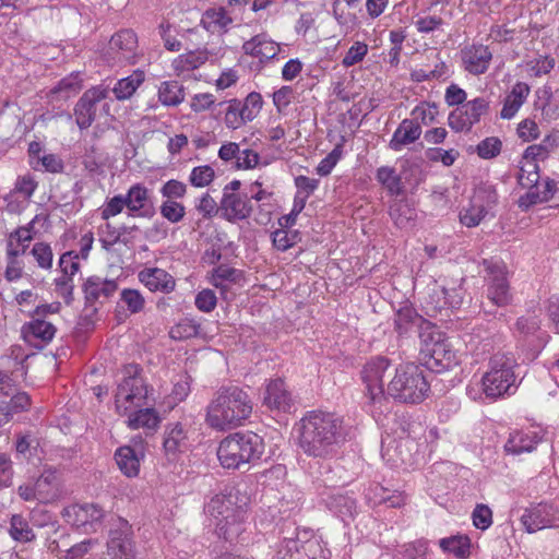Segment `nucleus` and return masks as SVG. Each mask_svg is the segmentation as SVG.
I'll list each match as a JSON object with an SVG mask.
<instances>
[{"mask_svg":"<svg viewBox=\"0 0 559 559\" xmlns=\"http://www.w3.org/2000/svg\"><path fill=\"white\" fill-rule=\"evenodd\" d=\"M346 438L347 427L335 413L312 411L300 420L298 445L308 456L332 457Z\"/></svg>","mask_w":559,"mask_h":559,"instance_id":"f257e3e1","label":"nucleus"},{"mask_svg":"<svg viewBox=\"0 0 559 559\" xmlns=\"http://www.w3.org/2000/svg\"><path fill=\"white\" fill-rule=\"evenodd\" d=\"M253 403L250 395L237 385H223L214 394L205 409V423L217 431L231 430L243 425L250 417Z\"/></svg>","mask_w":559,"mask_h":559,"instance_id":"f03ea898","label":"nucleus"},{"mask_svg":"<svg viewBox=\"0 0 559 559\" xmlns=\"http://www.w3.org/2000/svg\"><path fill=\"white\" fill-rule=\"evenodd\" d=\"M215 532L219 538L234 543L246 530L247 503L237 491L217 493L205 506Z\"/></svg>","mask_w":559,"mask_h":559,"instance_id":"7ed1b4c3","label":"nucleus"},{"mask_svg":"<svg viewBox=\"0 0 559 559\" xmlns=\"http://www.w3.org/2000/svg\"><path fill=\"white\" fill-rule=\"evenodd\" d=\"M264 452L263 439L251 431L235 432L224 438L217 457L225 468H240L260 460Z\"/></svg>","mask_w":559,"mask_h":559,"instance_id":"20e7f679","label":"nucleus"},{"mask_svg":"<svg viewBox=\"0 0 559 559\" xmlns=\"http://www.w3.org/2000/svg\"><path fill=\"white\" fill-rule=\"evenodd\" d=\"M429 390L424 369L415 364H405L395 369L386 394L401 403L418 404L428 396Z\"/></svg>","mask_w":559,"mask_h":559,"instance_id":"39448f33","label":"nucleus"},{"mask_svg":"<svg viewBox=\"0 0 559 559\" xmlns=\"http://www.w3.org/2000/svg\"><path fill=\"white\" fill-rule=\"evenodd\" d=\"M138 365H128L124 368V378L116 392V408L120 415H127L132 409L150 405L154 402L153 390H150L140 376Z\"/></svg>","mask_w":559,"mask_h":559,"instance_id":"423d86ee","label":"nucleus"},{"mask_svg":"<svg viewBox=\"0 0 559 559\" xmlns=\"http://www.w3.org/2000/svg\"><path fill=\"white\" fill-rule=\"evenodd\" d=\"M513 366V359L503 354H497L490 359L489 370L481 378L486 397L496 400L515 391Z\"/></svg>","mask_w":559,"mask_h":559,"instance_id":"0eeeda50","label":"nucleus"},{"mask_svg":"<svg viewBox=\"0 0 559 559\" xmlns=\"http://www.w3.org/2000/svg\"><path fill=\"white\" fill-rule=\"evenodd\" d=\"M423 347L421 359L425 366L433 372H442L457 364L456 353L451 343L439 331L431 330L420 335Z\"/></svg>","mask_w":559,"mask_h":559,"instance_id":"6e6552de","label":"nucleus"},{"mask_svg":"<svg viewBox=\"0 0 559 559\" xmlns=\"http://www.w3.org/2000/svg\"><path fill=\"white\" fill-rule=\"evenodd\" d=\"M308 532L296 537H284L276 549L277 559H330V552L318 539L308 536Z\"/></svg>","mask_w":559,"mask_h":559,"instance_id":"1a4fd4ad","label":"nucleus"},{"mask_svg":"<svg viewBox=\"0 0 559 559\" xmlns=\"http://www.w3.org/2000/svg\"><path fill=\"white\" fill-rule=\"evenodd\" d=\"M110 90L104 85L88 88L78 100L74 107L75 122L81 130L92 126L97 117L99 107L108 115L110 106L106 102Z\"/></svg>","mask_w":559,"mask_h":559,"instance_id":"9d476101","label":"nucleus"},{"mask_svg":"<svg viewBox=\"0 0 559 559\" xmlns=\"http://www.w3.org/2000/svg\"><path fill=\"white\" fill-rule=\"evenodd\" d=\"M138 55V37L131 29L114 34L105 51V60L110 66L134 63Z\"/></svg>","mask_w":559,"mask_h":559,"instance_id":"9b49d317","label":"nucleus"},{"mask_svg":"<svg viewBox=\"0 0 559 559\" xmlns=\"http://www.w3.org/2000/svg\"><path fill=\"white\" fill-rule=\"evenodd\" d=\"M389 368L390 360L386 357L378 356L369 359L361 370L366 394L372 404H381L386 400L383 377Z\"/></svg>","mask_w":559,"mask_h":559,"instance_id":"f8f14e48","label":"nucleus"},{"mask_svg":"<svg viewBox=\"0 0 559 559\" xmlns=\"http://www.w3.org/2000/svg\"><path fill=\"white\" fill-rule=\"evenodd\" d=\"M484 265L487 272V298L497 307H506L512 299L506 265L489 260H485Z\"/></svg>","mask_w":559,"mask_h":559,"instance_id":"ddd939ff","label":"nucleus"},{"mask_svg":"<svg viewBox=\"0 0 559 559\" xmlns=\"http://www.w3.org/2000/svg\"><path fill=\"white\" fill-rule=\"evenodd\" d=\"M104 515V510L94 503L71 504L62 511L67 523L78 528L83 527L85 533L95 532Z\"/></svg>","mask_w":559,"mask_h":559,"instance_id":"4468645a","label":"nucleus"},{"mask_svg":"<svg viewBox=\"0 0 559 559\" xmlns=\"http://www.w3.org/2000/svg\"><path fill=\"white\" fill-rule=\"evenodd\" d=\"M132 526L124 519L118 518L109 532L107 543L112 559H133L134 544Z\"/></svg>","mask_w":559,"mask_h":559,"instance_id":"2eb2a0df","label":"nucleus"},{"mask_svg":"<svg viewBox=\"0 0 559 559\" xmlns=\"http://www.w3.org/2000/svg\"><path fill=\"white\" fill-rule=\"evenodd\" d=\"M521 523L528 533H535L547 527L558 526L559 516L552 506L539 503L524 511Z\"/></svg>","mask_w":559,"mask_h":559,"instance_id":"dca6fc26","label":"nucleus"},{"mask_svg":"<svg viewBox=\"0 0 559 559\" xmlns=\"http://www.w3.org/2000/svg\"><path fill=\"white\" fill-rule=\"evenodd\" d=\"M130 215L151 218L155 215L152 191L143 183L132 185L124 194Z\"/></svg>","mask_w":559,"mask_h":559,"instance_id":"f3484780","label":"nucleus"},{"mask_svg":"<svg viewBox=\"0 0 559 559\" xmlns=\"http://www.w3.org/2000/svg\"><path fill=\"white\" fill-rule=\"evenodd\" d=\"M263 403L270 409H276L284 413H290L295 408V397L284 380L280 378L271 380L267 383Z\"/></svg>","mask_w":559,"mask_h":559,"instance_id":"a211bd4d","label":"nucleus"},{"mask_svg":"<svg viewBox=\"0 0 559 559\" xmlns=\"http://www.w3.org/2000/svg\"><path fill=\"white\" fill-rule=\"evenodd\" d=\"M492 59V53L488 46L471 45L461 50V60L463 69L473 74L480 75L485 73Z\"/></svg>","mask_w":559,"mask_h":559,"instance_id":"6ab92c4d","label":"nucleus"},{"mask_svg":"<svg viewBox=\"0 0 559 559\" xmlns=\"http://www.w3.org/2000/svg\"><path fill=\"white\" fill-rule=\"evenodd\" d=\"M219 209L225 219L236 222L248 218L251 214L252 205L248 194L226 191L223 193Z\"/></svg>","mask_w":559,"mask_h":559,"instance_id":"aec40b11","label":"nucleus"},{"mask_svg":"<svg viewBox=\"0 0 559 559\" xmlns=\"http://www.w3.org/2000/svg\"><path fill=\"white\" fill-rule=\"evenodd\" d=\"M117 290L118 283L116 280H107L96 275L88 277L83 285L85 301L91 306L104 304Z\"/></svg>","mask_w":559,"mask_h":559,"instance_id":"412c9836","label":"nucleus"},{"mask_svg":"<svg viewBox=\"0 0 559 559\" xmlns=\"http://www.w3.org/2000/svg\"><path fill=\"white\" fill-rule=\"evenodd\" d=\"M415 445V441L409 435L400 438L399 441H390L389 443L382 440V455L394 464L412 465L415 460L411 451Z\"/></svg>","mask_w":559,"mask_h":559,"instance_id":"4be33fe9","label":"nucleus"},{"mask_svg":"<svg viewBox=\"0 0 559 559\" xmlns=\"http://www.w3.org/2000/svg\"><path fill=\"white\" fill-rule=\"evenodd\" d=\"M37 501L50 503L60 497V483L58 472L52 467H45L35 481Z\"/></svg>","mask_w":559,"mask_h":559,"instance_id":"5701e85b","label":"nucleus"},{"mask_svg":"<svg viewBox=\"0 0 559 559\" xmlns=\"http://www.w3.org/2000/svg\"><path fill=\"white\" fill-rule=\"evenodd\" d=\"M139 281L151 292L171 293L176 282L173 275L159 267H146L139 272Z\"/></svg>","mask_w":559,"mask_h":559,"instance_id":"b1692460","label":"nucleus"},{"mask_svg":"<svg viewBox=\"0 0 559 559\" xmlns=\"http://www.w3.org/2000/svg\"><path fill=\"white\" fill-rule=\"evenodd\" d=\"M56 326L40 318H33L32 321L25 323L22 328V334L31 344L38 346L39 344H48L55 337Z\"/></svg>","mask_w":559,"mask_h":559,"instance_id":"393cba45","label":"nucleus"},{"mask_svg":"<svg viewBox=\"0 0 559 559\" xmlns=\"http://www.w3.org/2000/svg\"><path fill=\"white\" fill-rule=\"evenodd\" d=\"M421 127L414 119H404L394 131L389 147L400 152L404 146L415 143L421 135Z\"/></svg>","mask_w":559,"mask_h":559,"instance_id":"a878e982","label":"nucleus"},{"mask_svg":"<svg viewBox=\"0 0 559 559\" xmlns=\"http://www.w3.org/2000/svg\"><path fill=\"white\" fill-rule=\"evenodd\" d=\"M242 50L246 55L257 57L260 61L273 59L280 51L278 45L269 39L265 34H259L242 45Z\"/></svg>","mask_w":559,"mask_h":559,"instance_id":"bb28decb","label":"nucleus"},{"mask_svg":"<svg viewBox=\"0 0 559 559\" xmlns=\"http://www.w3.org/2000/svg\"><path fill=\"white\" fill-rule=\"evenodd\" d=\"M326 507L344 523L353 521L358 513L357 501L349 495L335 493L331 495L326 501Z\"/></svg>","mask_w":559,"mask_h":559,"instance_id":"cd10ccee","label":"nucleus"},{"mask_svg":"<svg viewBox=\"0 0 559 559\" xmlns=\"http://www.w3.org/2000/svg\"><path fill=\"white\" fill-rule=\"evenodd\" d=\"M555 187L556 183L549 179L535 183V186L526 187L528 191L520 197L518 201L519 206L522 210H527L535 204L547 202L552 197Z\"/></svg>","mask_w":559,"mask_h":559,"instance_id":"c85d7f7f","label":"nucleus"},{"mask_svg":"<svg viewBox=\"0 0 559 559\" xmlns=\"http://www.w3.org/2000/svg\"><path fill=\"white\" fill-rule=\"evenodd\" d=\"M187 443V433L180 423L169 424L165 429L163 447L169 460H175Z\"/></svg>","mask_w":559,"mask_h":559,"instance_id":"c756f323","label":"nucleus"},{"mask_svg":"<svg viewBox=\"0 0 559 559\" xmlns=\"http://www.w3.org/2000/svg\"><path fill=\"white\" fill-rule=\"evenodd\" d=\"M138 411H131L128 415V427L131 429L144 428L148 431H155L158 428L160 418L156 411L150 405L138 407Z\"/></svg>","mask_w":559,"mask_h":559,"instance_id":"7c9ffc66","label":"nucleus"},{"mask_svg":"<svg viewBox=\"0 0 559 559\" xmlns=\"http://www.w3.org/2000/svg\"><path fill=\"white\" fill-rule=\"evenodd\" d=\"M530 86L524 82H516L506 96L500 116L502 119L513 118L530 95Z\"/></svg>","mask_w":559,"mask_h":559,"instance_id":"2f4dec72","label":"nucleus"},{"mask_svg":"<svg viewBox=\"0 0 559 559\" xmlns=\"http://www.w3.org/2000/svg\"><path fill=\"white\" fill-rule=\"evenodd\" d=\"M201 25L210 33L225 34L228 32L233 19L224 8L207 9L201 17Z\"/></svg>","mask_w":559,"mask_h":559,"instance_id":"473e14b6","label":"nucleus"},{"mask_svg":"<svg viewBox=\"0 0 559 559\" xmlns=\"http://www.w3.org/2000/svg\"><path fill=\"white\" fill-rule=\"evenodd\" d=\"M217 53H214L207 49H197L187 53L180 55L175 61V69L179 72H187L198 69L204 64L207 60L216 59Z\"/></svg>","mask_w":559,"mask_h":559,"instance_id":"72a5a7b5","label":"nucleus"},{"mask_svg":"<svg viewBox=\"0 0 559 559\" xmlns=\"http://www.w3.org/2000/svg\"><path fill=\"white\" fill-rule=\"evenodd\" d=\"M115 459L119 469L127 477H135L140 472V456L130 445H123L117 449Z\"/></svg>","mask_w":559,"mask_h":559,"instance_id":"f704fd0d","label":"nucleus"},{"mask_svg":"<svg viewBox=\"0 0 559 559\" xmlns=\"http://www.w3.org/2000/svg\"><path fill=\"white\" fill-rule=\"evenodd\" d=\"M145 80V73L135 70L131 75L120 79L114 86L112 93L118 100L129 99Z\"/></svg>","mask_w":559,"mask_h":559,"instance_id":"c9c22d12","label":"nucleus"},{"mask_svg":"<svg viewBox=\"0 0 559 559\" xmlns=\"http://www.w3.org/2000/svg\"><path fill=\"white\" fill-rule=\"evenodd\" d=\"M439 546L444 552L454 555L459 559H465L471 555V539L467 535H453L441 538Z\"/></svg>","mask_w":559,"mask_h":559,"instance_id":"e433bc0d","label":"nucleus"},{"mask_svg":"<svg viewBox=\"0 0 559 559\" xmlns=\"http://www.w3.org/2000/svg\"><path fill=\"white\" fill-rule=\"evenodd\" d=\"M537 443L538 441L535 439V437L515 431L510 435L508 441L504 444V450L507 453L519 455L534 451Z\"/></svg>","mask_w":559,"mask_h":559,"instance_id":"4c0bfd02","label":"nucleus"},{"mask_svg":"<svg viewBox=\"0 0 559 559\" xmlns=\"http://www.w3.org/2000/svg\"><path fill=\"white\" fill-rule=\"evenodd\" d=\"M376 179L388 190L391 195H400L404 191L402 179L393 167L382 166L378 168Z\"/></svg>","mask_w":559,"mask_h":559,"instance_id":"58836bf2","label":"nucleus"},{"mask_svg":"<svg viewBox=\"0 0 559 559\" xmlns=\"http://www.w3.org/2000/svg\"><path fill=\"white\" fill-rule=\"evenodd\" d=\"M185 99L183 87L177 81L163 82L158 88V100L165 106H178Z\"/></svg>","mask_w":559,"mask_h":559,"instance_id":"ea45409f","label":"nucleus"},{"mask_svg":"<svg viewBox=\"0 0 559 559\" xmlns=\"http://www.w3.org/2000/svg\"><path fill=\"white\" fill-rule=\"evenodd\" d=\"M390 216L397 227L403 228L415 219L416 212L407 201L400 200L391 204Z\"/></svg>","mask_w":559,"mask_h":559,"instance_id":"a19ab883","label":"nucleus"},{"mask_svg":"<svg viewBox=\"0 0 559 559\" xmlns=\"http://www.w3.org/2000/svg\"><path fill=\"white\" fill-rule=\"evenodd\" d=\"M10 536L21 543H27L35 539V534L28 522L21 514H13L10 520Z\"/></svg>","mask_w":559,"mask_h":559,"instance_id":"79ce46f5","label":"nucleus"},{"mask_svg":"<svg viewBox=\"0 0 559 559\" xmlns=\"http://www.w3.org/2000/svg\"><path fill=\"white\" fill-rule=\"evenodd\" d=\"M199 331L200 323L198 321L192 318H183L170 329L169 335L173 340L181 341L197 336Z\"/></svg>","mask_w":559,"mask_h":559,"instance_id":"37998d69","label":"nucleus"},{"mask_svg":"<svg viewBox=\"0 0 559 559\" xmlns=\"http://www.w3.org/2000/svg\"><path fill=\"white\" fill-rule=\"evenodd\" d=\"M421 320V317H419L413 308H402L396 312L394 318L395 330L400 335H404L413 325H416Z\"/></svg>","mask_w":559,"mask_h":559,"instance_id":"c03bdc74","label":"nucleus"},{"mask_svg":"<svg viewBox=\"0 0 559 559\" xmlns=\"http://www.w3.org/2000/svg\"><path fill=\"white\" fill-rule=\"evenodd\" d=\"M487 213L486 205L473 199L471 206L461 212L460 221L467 227H475L480 224Z\"/></svg>","mask_w":559,"mask_h":559,"instance_id":"a18cd8bd","label":"nucleus"},{"mask_svg":"<svg viewBox=\"0 0 559 559\" xmlns=\"http://www.w3.org/2000/svg\"><path fill=\"white\" fill-rule=\"evenodd\" d=\"M29 254L34 258L39 269L50 270L52 267L53 252L49 243L44 241L35 242Z\"/></svg>","mask_w":559,"mask_h":559,"instance_id":"49530a36","label":"nucleus"},{"mask_svg":"<svg viewBox=\"0 0 559 559\" xmlns=\"http://www.w3.org/2000/svg\"><path fill=\"white\" fill-rule=\"evenodd\" d=\"M159 213L169 223L178 224L186 216V206L175 200H164L159 206Z\"/></svg>","mask_w":559,"mask_h":559,"instance_id":"de8ad7c7","label":"nucleus"},{"mask_svg":"<svg viewBox=\"0 0 559 559\" xmlns=\"http://www.w3.org/2000/svg\"><path fill=\"white\" fill-rule=\"evenodd\" d=\"M465 116L474 126L479 122L481 116L486 115L489 110V102L484 97H477L473 100L465 103L461 106Z\"/></svg>","mask_w":559,"mask_h":559,"instance_id":"09e8293b","label":"nucleus"},{"mask_svg":"<svg viewBox=\"0 0 559 559\" xmlns=\"http://www.w3.org/2000/svg\"><path fill=\"white\" fill-rule=\"evenodd\" d=\"M552 147L554 140L550 136H546L542 143L526 147L522 156H524V159H531L538 163L539 160H545L548 157Z\"/></svg>","mask_w":559,"mask_h":559,"instance_id":"8fccbe9b","label":"nucleus"},{"mask_svg":"<svg viewBox=\"0 0 559 559\" xmlns=\"http://www.w3.org/2000/svg\"><path fill=\"white\" fill-rule=\"evenodd\" d=\"M5 264L4 278L8 282H15L23 277L25 264L15 252L5 253Z\"/></svg>","mask_w":559,"mask_h":559,"instance_id":"3c124183","label":"nucleus"},{"mask_svg":"<svg viewBox=\"0 0 559 559\" xmlns=\"http://www.w3.org/2000/svg\"><path fill=\"white\" fill-rule=\"evenodd\" d=\"M78 259L79 254L74 251L64 252L59 259V267L61 271V275L59 277H66V281L73 282V276L80 270Z\"/></svg>","mask_w":559,"mask_h":559,"instance_id":"603ef678","label":"nucleus"},{"mask_svg":"<svg viewBox=\"0 0 559 559\" xmlns=\"http://www.w3.org/2000/svg\"><path fill=\"white\" fill-rule=\"evenodd\" d=\"M120 300L131 313L141 312L145 306V299L138 289H122Z\"/></svg>","mask_w":559,"mask_h":559,"instance_id":"864d4df0","label":"nucleus"},{"mask_svg":"<svg viewBox=\"0 0 559 559\" xmlns=\"http://www.w3.org/2000/svg\"><path fill=\"white\" fill-rule=\"evenodd\" d=\"M159 193L165 200L178 201L186 197L187 185L182 181L170 179L160 187Z\"/></svg>","mask_w":559,"mask_h":559,"instance_id":"5fc2aeb1","label":"nucleus"},{"mask_svg":"<svg viewBox=\"0 0 559 559\" xmlns=\"http://www.w3.org/2000/svg\"><path fill=\"white\" fill-rule=\"evenodd\" d=\"M215 177L214 169L209 165L198 166L191 170L189 181L197 188L209 186Z\"/></svg>","mask_w":559,"mask_h":559,"instance_id":"6e6d98bb","label":"nucleus"},{"mask_svg":"<svg viewBox=\"0 0 559 559\" xmlns=\"http://www.w3.org/2000/svg\"><path fill=\"white\" fill-rule=\"evenodd\" d=\"M502 143L498 138L490 136L483 140L477 145V154L484 159H490L500 154Z\"/></svg>","mask_w":559,"mask_h":559,"instance_id":"4d7b16f0","label":"nucleus"},{"mask_svg":"<svg viewBox=\"0 0 559 559\" xmlns=\"http://www.w3.org/2000/svg\"><path fill=\"white\" fill-rule=\"evenodd\" d=\"M127 207V200L124 194H117L109 199L103 206L100 216L103 219L107 221L110 217H114L120 214L123 209Z\"/></svg>","mask_w":559,"mask_h":559,"instance_id":"13d9d810","label":"nucleus"},{"mask_svg":"<svg viewBox=\"0 0 559 559\" xmlns=\"http://www.w3.org/2000/svg\"><path fill=\"white\" fill-rule=\"evenodd\" d=\"M37 188V182L34 180L33 176L24 175L17 177L14 189L11 191L15 193V195L21 194L25 201H28L34 194Z\"/></svg>","mask_w":559,"mask_h":559,"instance_id":"bf43d9fd","label":"nucleus"},{"mask_svg":"<svg viewBox=\"0 0 559 559\" xmlns=\"http://www.w3.org/2000/svg\"><path fill=\"white\" fill-rule=\"evenodd\" d=\"M473 524L476 528L485 531L492 524V512L486 504H477L472 513Z\"/></svg>","mask_w":559,"mask_h":559,"instance_id":"052dcab7","label":"nucleus"},{"mask_svg":"<svg viewBox=\"0 0 559 559\" xmlns=\"http://www.w3.org/2000/svg\"><path fill=\"white\" fill-rule=\"evenodd\" d=\"M224 122L228 129L236 130L243 126V120L240 114L239 100L230 99L225 112Z\"/></svg>","mask_w":559,"mask_h":559,"instance_id":"680f3d73","label":"nucleus"},{"mask_svg":"<svg viewBox=\"0 0 559 559\" xmlns=\"http://www.w3.org/2000/svg\"><path fill=\"white\" fill-rule=\"evenodd\" d=\"M81 84L78 76L70 75L59 81L58 85L55 86L50 93L60 94L63 98H69L71 94H75L80 91Z\"/></svg>","mask_w":559,"mask_h":559,"instance_id":"e2e57ef3","label":"nucleus"},{"mask_svg":"<svg viewBox=\"0 0 559 559\" xmlns=\"http://www.w3.org/2000/svg\"><path fill=\"white\" fill-rule=\"evenodd\" d=\"M368 52L367 44L362 41H356L346 52L342 60L344 67H352L360 62Z\"/></svg>","mask_w":559,"mask_h":559,"instance_id":"0e129e2a","label":"nucleus"},{"mask_svg":"<svg viewBox=\"0 0 559 559\" xmlns=\"http://www.w3.org/2000/svg\"><path fill=\"white\" fill-rule=\"evenodd\" d=\"M236 277H237V271L235 269L226 266V265H219L213 270L211 283L216 288L224 289L225 286L223 285V282L228 281V282L233 283V282H236Z\"/></svg>","mask_w":559,"mask_h":559,"instance_id":"69168bd1","label":"nucleus"},{"mask_svg":"<svg viewBox=\"0 0 559 559\" xmlns=\"http://www.w3.org/2000/svg\"><path fill=\"white\" fill-rule=\"evenodd\" d=\"M449 127L455 132L469 131L473 127L472 122L465 116L461 107L450 112L448 118Z\"/></svg>","mask_w":559,"mask_h":559,"instance_id":"338daca9","label":"nucleus"},{"mask_svg":"<svg viewBox=\"0 0 559 559\" xmlns=\"http://www.w3.org/2000/svg\"><path fill=\"white\" fill-rule=\"evenodd\" d=\"M515 326L522 336L530 337L536 335L540 330V322L537 317L534 316L522 317L518 319Z\"/></svg>","mask_w":559,"mask_h":559,"instance_id":"774afa93","label":"nucleus"}]
</instances>
